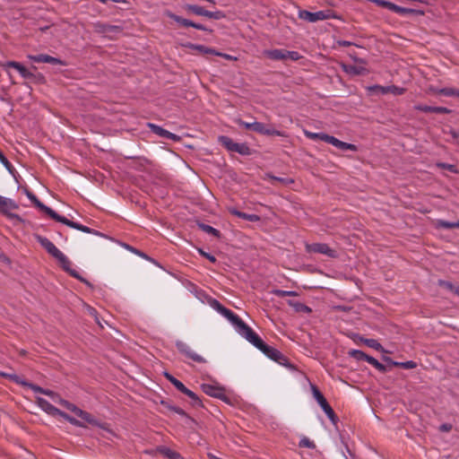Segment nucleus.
Here are the masks:
<instances>
[{"instance_id": "1", "label": "nucleus", "mask_w": 459, "mask_h": 459, "mask_svg": "<svg viewBox=\"0 0 459 459\" xmlns=\"http://www.w3.org/2000/svg\"><path fill=\"white\" fill-rule=\"evenodd\" d=\"M0 65L4 69L7 70L8 68H14L16 69L21 76L26 80H29L31 82L35 83H40L43 84L46 82L45 76L40 74H34L31 73L29 69H27L22 64L16 62V61H7L4 63H0Z\"/></svg>"}, {"instance_id": "2", "label": "nucleus", "mask_w": 459, "mask_h": 459, "mask_svg": "<svg viewBox=\"0 0 459 459\" xmlns=\"http://www.w3.org/2000/svg\"><path fill=\"white\" fill-rule=\"evenodd\" d=\"M238 124L247 130H252L254 132H256L258 134H264V135H277V136H282L283 133L274 129L272 126H265L264 124L261 122H245L243 120H238Z\"/></svg>"}, {"instance_id": "3", "label": "nucleus", "mask_w": 459, "mask_h": 459, "mask_svg": "<svg viewBox=\"0 0 459 459\" xmlns=\"http://www.w3.org/2000/svg\"><path fill=\"white\" fill-rule=\"evenodd\" d=\"M311 390H312L314 398L318 403V404L320 405L322 410L325 411V413L327 415L329 420L333 423H336L337 416H336L334 411L333 410V408L330 406V404L325 398V396L323 395V394L320 392V390L314 385H311Z\"/></svg>"}, {"instance_id": "4", "label": "nucleus", "mask_w": 459, "mask_h": 459, "mask_svg": "<svg viewBox=\"0 0 459 459\" xmlns=\"http://www.w3.org/2000/svg\"><path fill=\"white\" fill-rule=\"evenodd\" d=\"M92 28L96 33L102 34L109 39H113L123 30L120 26L111 25L101 22L92 23Z\"/></svg>"}, {"instance_id": "5", "label": "nucleus", "mask_w": 459, "mask_h": 459, "mask_svg": "<svg viewBox=\"0 0 459 459\" xmlns=\"http://www.w3.org/2000/svg\"><path fill=\"white\" fill-rule=\"evenodd\" d=\"M331 11H318V12H309L307 10H299V18L304 20L308 22H316L318 21H324L330 19L332 17Z\"/></svg>"}, {"instance_id": "6", "label": "nucleus", "mask_w": 459, "mask_h": 459, "mask_svg": "<svg viewBox=\"0 0 459 459\" xmlns=\"http://www.w3.org/2000/svg\"><path fill=\"white\" fill-rule=\"evenodd\" d=\"M236 331L255 348L259 347L263 342L258 334H256L245 322H243Z\"/></svg>"}, {"instance_id": "7", "label": "nucleus", "mask_w": 459, "mask_h": 459, "mask_svg": "<svg viewBox=\"0 0 459 459\" xmlns=\"http://www.w3.org/2000/svg\"><path fill=\"white\" fill-rule=\"evenodd\" d=\"M175 344H176V347L178 350V351L181 354L185 355L187 359H190L193 361L198 362V363H205L206 362V360L201 355L195 352L191 349V347L187 343L184 342L183 341L178 340V341H176Z\"/></svg>"}, {"instance_id": "8", "label": "nucleus", "mask_w": 459, "mask_h": 459, "mask_svg": "<svg viewBox=\"0 0 459 459\" xmlns=\"http://www.w3.org/2000/svg\"><path fill=\"white\" fill-rule=\"evenodd\" d=\"M56 260L59 262L61 267L66 273H68L72 277L79 280L80 281L85 283L88 286H91V283L86 279H84L82 276H81L77 271L71 268V264H72L71 261L63 253L61 254V256H58L56 258Z\"/></svg>"}, {"instance_id": "9", "label": "nucleus", "mask_w": 459, "mask_h": 459, "mask_svg": "<svg viewBox=\"0 0 459 459\" xmlns=\"http://www.w3.org/2000/svg\"><path fill=\"white\" fill-rule=\"evenodd\" d=\"M167 16L169 18H170L171 20L175 21L177 23H178L180 26L182 27H193L195 29H197V30H204V31H209V32H212V30L206 28L204 25L201 24V23H196V22H194L188 19H185L179 15H177L171 12H168L167 13Z\"/></svg>"}, {"instance_id": "10", "label": "nucleus", "mask_w": 459, "mask_h": 459, "mask_svg": "<svg viewBox=\"0 0 459 459\" xmlns=\"http://www.w3.org/2000/svg\"><path fill=\"white\" fill-rule=\"evenodd\" d=\"M0 376L13 381V383H16V384H19V385H22L24 386H28L35 393L43 394V392H45L44 388H42L37 385L28 383L25 380H22L18 375H16L14 373L0 371Z\"/></svg>"}, {"instance_id": "11", "label": "nucleus", "mask_w": 459, "mask_h": 459, "mask_svg": "<svg viewBox=\"0 0 459 459\" xmlns=\"http://www.w3.org/2000/svg\"><path fill=\"white\" fill-rule=\"evenodd\" d=\"M202 390L204 394H206L209 396L215 397L218 399H221L226 403L230 402V399L225 394V389L221 386H216L209 384H203L202 385Z\"/></svg>"}, {"instance_id": "12", "label": "nucleus", "mask_w": 459, "mask_h": 459, "mask_svg": "<svg viewBox=\"0 0 459 459\" xmlns=\"http://www.w3.org/2000/svg\"><path fill=\"white\" fill-rule=\"evenodd\" d=\"M27 197L32 202V204L39 208L41 212L48 214L51 219L56 220L58 219L59 215L56 212H55L50 207L45 205L42 202L39 200V198L31 192L26 191Z\"/></svg>"}, {"instance_id": "13", "label": "nucleus", "mask_w": 459, "mask_h": 459, "mask_svg": "<svg viewBox=\"0 0 459 459\" xmlns=\"http://www.w3.org/2000/svg\"><path fill=\"white\" fill-rule=\"evenodd\" d=\"M35 238L50 255L56 259L58 256H61L62 252L48 238L40 235H35Z\"/></svg>"}, {"instance_id": "14", "label": "nucleus", "mask_w": 459, "mask_h": 459, "mask_svg": "<svg viewBox=\"0 0 459 459\" xmlns=\"http://www.w3.org/2000/svg\"><path fill=\"white\" fill-rule=\"evenodd\" d=\"M28 58L35 63H48L55 65H66V63L64 60L47 54L29 55Z\"/></svg>"}, {"instance_id": "15", "label": "nucleus", "mask_w": 459, "mask_h": 459, "mask_svg": "<svg viewBox=\"0 0 459 459\" xmlns=\"http://www.w3.org/2000/svg\"><path fill=\"white\" fill-rule=\"evenodd\" d=\"M16 209H18V205L14 201L0 195V212L7 215L10 218L20 219L17 214L9 212V211Z\"/></svg>"}, {"instance_id": "16", "label": "nucleus", "mask_w": 459, "mask_h": 459, "mask_svg": "<svg viewBox=\"0 0 459 459\" xmlns=\"http://www.w3.org/2000/svg\"><path fill=\"white\" fill-rule=\"evenodd\" d=\"M307 250L310 253H318L326 255L329 257H335V250L330 248L327 244L325 243H314L307 246Z\"/></svg>"}, {"instance_id": "17", "label": "nucleus", "mask_w": 459, "mask_h": 459, "mask_svg": "<svg viewBox=\"0 0 459 459\" xmlns=\"http://www.w3.org/2000/svg\"><path fill=\"white\" fill-rule=\"evenodd\" d=\"M147 126L151 129V131L160 136V137H163V138H166V139H169V140H172L174 142H179L181 140V137L162 128L161 126H158V125H155L153 123H147Z\"/></svg>"}, {"instance_id": "18", "label": "nucleus", "mask_w": 459, "mask_h": 459, "mask_svg": "<svg viewBox=\"0 0 459 459\" xmlns=\"http://www.w3.org/2000/svg\"><path fill=\"white\" fill-rule=\"evenodd\" d=\"M324 142L330 143L342 151H352V152L357 151L356 145H354L352 143H348L342 142V141L337 139L336 137L329 135V134L325 135Z\"/></svg>"}, {"instance_id": "19", "label": "nucleus", "mask_w": 459, "mask_h": 459, "mask_svg": "<svg viewBox=\"0 0 459 459\" xmlns=\"http://www.w3.org/2000/svg\"><path fill=\"white\" fill-rule=\"evenodd\" d=\"M56 221L58 222H61L70 228H73V229H75V230H81L82 232H85V233H91V234H95V235H99V232L93 229H91L87 226H84L82 224H80L78 222H74L73 221H70L68 220L67 218H65V216H62V215H59L58 219L56 220Z\"/></svg>"}, {"instance_id": "20", "label": "nucleus", "mask_w": 459, "mask_h": 459, "mask_svg": "<svg viewBox=\"0 0 459 459\" xmlns=\"http://www.w3.org/2000/svg\"><path fill=\"white\" fill-rule=\"evenodd\" d=\"M268 358L272 360L279 363L280 365L285 366L287 368H292V365L290 363L289 359L286 356H284L280 351L275 348H273L268 355Z\"/></svg>"}, {"instance_id": "21", "label": "nucleus", "mask_w": 459, "mask_h": 459, "mask_svg": "<svg viewBox=\"0 0 459 459\" xmlns=\"http://www.w3.org/2000/svg\"><path fill=\"white\" fill-rule=\"evenodd\" d=\"M80 418L91 426L98 427L104 430H108V425L106 422L100 421L88 411H84L83 413H82V416Z\"/></svg>"}, {"instance_id": "22", "label": "nucleus", "mask_w": 459, "mask_h": 459, "mask_svg": "<svg viewBox=\"0 0 459 459\" xmlns=\"http://www.w3.org/2000/svg\"><path fill=\"white\" fill-rule=\"evenodd\" d=\"M221 315L225 316L234 325L236 330L244 322L238 316L227 307H224Z\"/></svg>"}, {"instance_id": "23", "label": "nucleus", "mask_w": 459, "mask_h": 459, "mask_svg": "<svg viewBox=\"0 0 459 459\" xmlns=\"http://www.w3.org/2000/svg\"><path fill=\"white\" fill-rule=\"evenodd\" d=\"M229 212L238 218L244 219L246 221H251V222H257L260 221V217L257 214H249L243 212H240L235 208H230Z\"/></svg>"}, {"instance_id": "24", "label": "nucleus", "mask_w": 459, "mask_h": 459, "mask_svg": "<svg viewBox=\"0 0 459 459\" xmlns=\"http://www.w3.org/2000/svg\"><path fill=\"white\" fill-rule=\"evenodd\" d=\"M264 55L272 60H285V49H267L264 51Z\"/></svg>"}, {"instance_id": "25", "label": "nucleus", "mask_w": 459, "mask_h": 459, "mask_svg": "<svg viewBox=\"0 0 459 459\" xmlns=\"http://www.w3.org/2000/svg\"><path fill=\"white\" fill-rule=\"evenodd\" d=\"M157 452L169 459H184L179 453L167 446H158Z\"/></svg>"}, {"instance_id": "26", "label": "nucleus", "mask_w": 459, "mask_h": 459, "mask_svg": "<svg viewBox=\"0 0 459 459\" xmlns=\"http://www.w3.org/2000/svg\"><path fill=\"white\" fill-rule=\"evenodd\" d=\"M37 403L41 409H43L46 412L51 415H56V411H58V409L56 407L52 405L44 398H37Z\"/></svg>"}, {"instance_id": "27", "label": "nucleus", "mask_w": 459, "mask_h": 459, "mask_svg": "<svg viewBox=\"0 0 459 459\" xmlns=\"http://www.w3.org/2000/svg\"><path fill=\"white\" fill-rule=\"evenodd\" d=\"M184 394L187 395L191 399V405L194 407H202L203 403L200 398L190 389L185 386L181 391Z\"/></svg>"}, {"instance_id": "28", "label": "nucleus", "mask_w": 459, "mask_h": 459, "mask_svg": "<svg viewBox=\"0 0 459 459\" xmlns=\"http://www.w3.org/2000/svg\"><path fill=\"white\" fill-rule=\"evenodd\" d=\"M189 48L197 50L204 55H221V52H218L217 50L205 47L204 45L190 44Z\"/></svg>"}, {"instance_id": "29", "label": "nucleus", "mask_w": 459, "mask_h": 459, "mask_svg": "<svg viewBox=\"0 0 459 459\" xmlns=\"http://www.w3.org/2000/svg\"><path fill=\"white\" fill-rule=\"evenodd\" d=\"M360 341L365 343L368 347H370L376 351L386 352L384 347L375 339H367L363 337H359Z\"/></svg>"}, {"instance_id": "30", "label": "nucleus", "mask_w": 459, "mask_h": 459, "mask_svg": "<svg viewBox=\"0 0 459 459\" xmlns=\"http://www.w3.org/2000/svg\"><path fill=\"white\" fill-rule=\"evenodd\" d=\"M219 142L228 151L234 152L237 143H235L231 138L226 135H221L219 137Z\"/></svg>"}, {"instance_id": "31", "label": "nucleus", "mask_w": 459, "mask_h": 459, "mask_svg": "<svg viewBox=\"0 0 459 459\" xmlns=\"http://www.w3.org/2000/svg\"><path fill=\"white\" fill-rule=\"evenodd\" d=\"M367 362L375 367L381 373H385L390 370V368H388L387 366L380 363L377 359L371 356H368Z\"/></svg>"}, {"instance_id": "32", "label": "nucleus", "mask_w": 459, "mask_h": 459, "mask_svg": "<svg viewBox=\"0 0 459 459\" xmlns=\"http://www.w3.org/2000/svg\"><path fill=\"white\" fill-rule=\"evenodd\" d=\"M184 8L186 11L200 16H204L206 11L204 7L196 4H186Z\"/></svg>"}, {"instance_id": "33", "label": "nucleus", "mask_w": 459, "mask_h": 459, "mask_svg": "<svg viewBox=\"0 0 459 459\" xmlns=\"http://www.w3.org/2000/svg\"><path fill=\"white\" fill-rule=\"evenodd\" d=\"M288 304L290 306L293 307L296 312H303V313H310L311 312V308L303 303L289 300Z\"/></svg>"}, {"instance_id": "34", "label": "nucleus", "mask_w": 459, "mask_h": 459, "mask_svg": "<svg viewBox=\"0 0 459 459\" xmlns=\"http://www.w3.org/2000/svg\"><path fill=\"white\" fill-rule=\"evenodd\" d=\"M198 227L199 229H201L203 231L208 233V234H211L216 238H220L221 236V232L216 230L215 228L210 226V225H207V224H204V223H201L199 222L198 223Z\"/></svg>"}, {"instance_id": "35", "label": "nucleus", "mask_w": 459, "mask_h": 459, "mask_svg": "<svg viewBox=\"0 0 459 459\" xmlns=\"http://www.w3.org/2000/svg\"><path fill=\"white\" fill-rule=\"evenodd\" d=\"M165 377L179 391L185 388V385L168 372L164 373Z\"/></svg>"}, {"instance_id": "36", "label": "nucleus", "mask_w": 459, "mask_h": 459, "mask_svg": "<svg viewBox=\"0 0 459 459\" xmlns=\"http://www.w3.org/2000/svg\"><path fill=\"white\" fill-rule=\"evenodd\" d=\"M234 152H238L241 155H250L252 153L251 149L247 143H236Z\"/></svg>"}, {"instance_id": "37", "label": "nucleus", "mask_w": 459, "mask_h": 459, "mask_svg": "<svg viewBox=\"0 0 459 459\" xmlns=\"http://www.w3.org/2000/svg\"><path fill=\"white\" fill-rule=\"evenodd\" d=\"M349 355L357 360H368V356L364 351L359 350H351L349 351Z\"/></svg>"}, {"instance_id": "38", "label": "nucleus", "mask_w": 459, "mask_h": 459, "mask_svg": "<svg viewBox=\"0 0 459 459\" xmlns=\"http://www.w3.org/2000/svg\"><path fill=\"white\" fill-rule=\"evenodd\" d=\"M272 293L277 297L283 298V297H296L298 296V293L293 290H282L279 289H275L272 290Z\"/></svg>"}, {"instance_id": "39", "label": "nucleus", "mask_w": 459, "mask_h": 459, "mask_svg": "<svg viewBox=\"0 0 459 459\" xmlns=\"http://www.w3.org/2000/svg\"><path fill=\"white\" fill-rule=\"evenodd\" d=\"M456 90L457 89H455V88L445 87V88L437 90L436 92L439 95H443V96H446V97H455L456 94Z\"/></svg>"}, {"instance_id": "40", "label": "nucleus", "mask_w": 459, "mask_h": 459, "mask_svg": "<svg viewBox=\"0 0 459 459\" xmlns=\"http://www.w3.org/2000/svg\"><path fill=\"white\" fill-rule=\"evenodd\" d=\"M204 16L213 20H221L225 18V13L222 11L211 12L206 10Z\"/></svg>"}, {"instance_id": "41", "label": "nucleus", "mask_w": 459, "mask_h": 459, "mask_svg": "<svg viewBox=\"0 0 459 459\" xmlns=\"http://www.w3.org/2000/svg\"><path fill=\"white\" fill-rule=\"evenodd\" d=\"M0 161L1 163L5 167V169L11 173L14 174V168L12 165V163L6 159V157L4 155V153L0 151Z\"/></svg>"}, {"instance_id": "42", "label": "nucleus", "mask_w": 459, "mask_h": 459, "mask_svg": "<svg viewBox=\"0 0 459 459\" xmlns=\"http://www.w3.org/2000/svg\"><path fill=\"white\" fill-rule=\"evenodd\" d=\"M394 367H400L405 369H412L417 367V364L412 360H408L405 362L394 363Z\"/></svg>"}, {"instance_id": "43", "label": "nucleus", "mask_w": 459, "mask_h": 459, "mask_svg": "<svg viewBox=\"0 0 459 459\" xmlns=\"http://www.w3.org/2000/svg\"><path fill=\"white\" fill-rule=\"evenodd\" d=\"M305 135L311 140H321L324 141L325 135L327 134L325 133H312L308 131H305Z\"/></svg>"}, {"instance_id": "44", "label": "nucleus", "mask_w": 459, "mask_h": 459, "mask_svg": "<svg viewBox=\"0 0 459 459\" xmlns=\"http://www.w3.org/2000/svg\"><path fill=\"white\" fill-rule=\"evenodd\" d=\"M299 446L314 449L316 447V445L307 437H303L299 443Z\"/></svg>"}, {"instance_id": "45", "label": "nucleus", "mask_w": 459, "mask_h": 459, "mask_svg": "<svg viewBox=\"0 0 459 459\" xmlns=\"http://www.w3.org/2000/svg\"><path fill=\"white\" fill-rule=\"evenodd\" d=\"M437 228L446 229V230L454 229L455 228V221L454 222H450V221H444V220H438L437 221Z\"/></svg>"}, {"instance_id": "46", "label": "nucleus", "mask_w": 459, "mask_h": 459, "mask_svg": "<svg viewBox=\"0 0 459 459\" xmlns=\"http://www.w3.org/2000/svg\"><path fill=\"white\" fill-rule=\"evenodd\" d=\"M302 56H300V54L297 51H289V50H286L285 49V60L286 59H290V60H293V61H298L301 58Z\"/></svg>"}, {"instance_id": "47", "label": "nucleus", "mask_w": 459, "mask_h": 459, "mask_svg": "<svg viewBox=\"0 0 459 459\" xmlns=\"http://www.w3.org/2000/svg\"><path fill=\"white\" fill-rule=\"evenodd\" d=\"M414 108L416 110L424 112V113H434L435 107L423 105V104H418L414 106Z\"/></svg>"}, {"instance_id": "48", "label": "nucleus", "mask_w": 459, "mask_h": 459, "mask_svg": "<svg viewBox=\"0 0 459 459\" xmlns=\"http://www.w3.org/2000/svg\"><path fill=\"white\" fill-rule=\"evenodd\" d=\"M171 411L179 414L180 416L186 417L188 420L195 422V420L190 417L183 409L180 407L175 406L171 408Z\"/></svg>"}, {"instance_id": "49", "label": "nucleus", "mask_w": 459, "mask_h": 459, "mask_svg": "<svg viewBox=\"0 0 459 459\" xmlns=\"http://www.w3.org/2000/svg\"><path fill=\"white\" fill-rule=\"evenodd\" d=\"M209 304L210 306L215 309L216 311H218L220 314L222 312V310L224 309V306H222L217 299H212L209 300Z\"/></svg>"}, {"instance_id": "50", "label": "nucleus", "mask_w": 459, "mask_h": 459, "mask_svg": "<svg viewBox=\"0 0 459 459\" xmlns=\"http://www.w3.org/2000/svg\"><path fill=\"white\" fill-rule=\"evenodd\" d=\"M437 167L439 168H442V169H447L448 171L452 172V173H458V169L457 168L453 165V164H448V163H437Z\"/></svg>"}, {"instance_id": "51", "label": "nucleus", "mask_w": 459, "mask_h": 459, "mask_svg": "<svg viewBox=\"0 0 459 459\" xmlns=\"http://www.w3.org/2000/svg\"><path fill=\"white\" fill-rule=\"evenodd\" d=\"M362 70H363L362 67H359L356 65H350L345 68L346 72L352 74H356V75L361 74Z\"/></svg>"}, {"instance_id": "52", "label": "nucleus", "mask_w": 459, "mask_h": 459, "mask_svg": "<svg viewBox=\"0 0 459 459\" xmlns=\"http://www.w3.org/2000/svg\"><path fill=\"white\" fill-rule=\"evenodd\" d=\"M273 348V347L269 346L266 343H264V341L261 342V345H259V347H257V349L259 351H261L267 357L270 354V351H272Z\"/></svg>"}, {"instance_id": "53", "label": "nucleus", "mask_w": 459, "mask_h": 459, "mask_svg": "<svg viewBox=\"0 0 459 459\" xmlns=\"http://www.w3.org/2000/svg\"><path fill=\"white\" fill-rule=\"evenodd\" d=\"M373 90H377L378 92L382 93V94H386V93H389L391 91V89L390 86H380V85H376L374 87H372Z\"/></svg>"}, {"instance_id": "54", "label": "nucleus", "mask_w": 459, "mask_h": 459, "mask_svg": "<svg viewBox=\"0 0 459 459\" xmlns=\"http://www.w3.org/2000/svg\"><path fill=\"white\" fill-rule=\"evenodd\" d=\"M198 252L202 256L207 258L212 263H215L217 261L214 255L204 251L203 249H199Z\"/></svg>"}, {"instance_id": "55", "label": "nucleus", "mask_w": 459, "mask_h": 459, "mask_svg": "<svg viewBox=\"0 0 459 459\" xmlns=\"http://www.w3.org/2000/svg\"><path fill=\"white\" fill-rule=\"evenodd\" d=\"M452 112L451 109L446 107H435L434 113L437 114H450Z\"/></svg>"}, {"instance_id": "56", "label": "nucleus", "mask_w": 459, "mask_h": 459, "mask_svg": "<svg viewBox=\"0 0 459 459\" xmlns=\"http://www.w3.org/2000/svg\"><path fill=\"white\" fill-rule=\"evenodd\" d=\"M61 404L65 407L67 410L71 411H74V410L76 409V405L69 403L68 401H65V400H61Z\"/></svg>"}, {"instance_id": "57", "label": "nucleus", "mask_w": 459, "mask_h": 459, "mask_svg": "<svg viewBox=\"0 0 459 459\" xmlns=\"http://www.w3.org/2000/svg\"><path fill=\"white\" fill-rule=\"evenodd\" d=\"M69 423H71L72 425L76 426V427L86 428V425L82 421H81L74 417L71 418Z\"/></svg>"}, {"instance_id": "58", "label": "nucleus", "mask_w": 459, "mask_h": 459, "mask_svg": "<svg viewBox=\"0 0 459 459\" xmlns=\"http://www.w3.org/2000/svg\"><path fill=\"white\" fill-rule=\"evenodd\" d=\"M391 89V93H394L395 95H401L404 92V89L403 88H399L397 86H394V85H392L390 86Z\"/></svg>"}, {"instance_id": "59", "label": "nucleus", "mask_w": 459, "mask_h": 459, "mask_svg": "<svg viewBox=\"0 0 459 459\" xmlns=\"http://www.w3.org/2000/svg\"><path fill=\"white\" fill-rule=\"evenodd\" d=\"M160 403L169 411H171V408L175 407V405H173L169 401L167 400H161Z\"/></svg>"}, {"instance_id": "60", "label": "nucleus", "mask_w": 459, "mask_h": 459, "mask_svg": "<svg viewBox=\"0 0 459 459\" xmlns=\"http://www.w3.org/2000/svg\"><path fill=\"white\" fill-rule=\"evenodd\" d=\"M439 285L443 286L446 289H449L452 291L455 289L454 285L450 281H439Z\"/></svg>"}, {"instance_id": "61", "label": "nucleus", "mask_w": 459, "mask_h": 459, "mask_svg": "<svg viewBox=\"0 0 459 459\" xmlns=\"http://www.w3.org/2000/svg\"><path fill=\"white\" fill-rule=\"evenodd\" d=\"M56 415H59L61 416L62 418H64L65 420H67L68 422L70 421L72 416L69 415L68 413L65 412V411H62L61 410L58 409V411H56Z\"/></svg>"}, {"instance_id": "62", "label": "nucleus", "mask_w": 459, "mask_h": 459, "mask_svg": "<svg viewBox=\"0 0 459 459\" xmlns=\"http://www.w3.org/2000/svg\"><path fill=\"white\" fill-rule=\"evenodd\" d=\"M439 429L441 431H444V432H449L451 429H452V425L449 424V423H445V424H442L440 427H439Z\"/></svg>"}, {"instance_id": "63", "label": "nucleus", "mask_w": 459, "mask_h": 459, "mask_svg": "<svg viewBox=\"0 0 459 459\" xmlns=\"http://www.w3.org/2000/svg\"><path fill=\"white\" fill-rule=\"evenodd\" d=\"M382 359L391 366H394V363H398V361H394L390 357L387 356H383Z\"/></svg>"}, {"instance_id": "64", "label": "nucleus", "mask_w": 459, "mask_h": 459, "mask_svg": "<svg viewBox=\"0 0 459 459\" xmlns=\"http://www.w3.org/2000/svg\"><path fill=\"white\" fill-rule=\"evenodd\" d=\"M338 45L341 47H350L352 46L353 43L348 40H339Z\"/></svg>"}]
</instances>
